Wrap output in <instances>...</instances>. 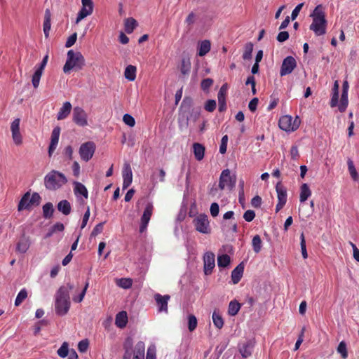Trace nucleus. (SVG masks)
Instances as JSON below:
<instances>
[{
	"mask_svg": "<svg viewBox=\"0 0 359 359\" xmlns=\"http://www.w3.org/2000/svg\"><path fill=\"white\" fill-rule=\"evenodd\" d=\"M74 288L72 284L68 283L66 285L61 286L55 296V309L59 316L65 315L70 307L69 291Z\"/></svg>",
	"mask_w": 359,
	"mask_h": 359,
	"instance_id": "obj_1",
	"label": "nucleus"
},
{
	"mask_svg": "<svg viewBox=\"0 0 359 359\" xmlns=\"http://www.w3.org/2000/svg\"><path fill=\"white\" fill-rule=\"evenodd\" d=\"M84 66L85 58L80 52H74L73 50H69L67 52V60L63 67L65 74H69L72 69L81 70Z\"/></svg>",
	"mask_w": 359,
	"mask_h": 359,
	"instance_id": "obj_2",
	"label": "nucleus"
},
{
	"mask_svg": "<svg viewBox=\"0 0 359 359\" xmlns=\"http://www.w3.org/2000/svg\"><path fill=\"white\" fill-rule=\"evenodd\" d=\"M67 182L64 174L57 170H52L44 177V184L48 190H57Z\"/></svg>",
	"mask_w": 359,
	"mask_h": 359,
	"instance_id": "obj_3",
	"label": "nucleus"
},
{
	"mask_svg": "<svg viewBox=\"0 0 359 359\" xmlns=\"http://www.w3.org/2000/svg\"><path fill=\"white\" fill-rule=\"evenodd\" d=\"M41 201V197L38 193L34 192L30 196V193L27 191L21 198L18 205V210H30L32 206H38Z\"/></svg>",
	"mask_w": 359,
	"mask_h": 359,
	"instance_id": "obj_4",
	"label": "nucleus"
},
{
	"mask_svg": "<svg viewBox=\"0 0 359 359\" xmlns=\"http://www.w3.org/2000/svg\"><path fill=\"white\" fill-rule=\"evenodd\" d=\"M196 230L201 233L209 234L211 232L208 217L205 214L197 215L193 220Z\"/></svg>",
	"mask_w": 359,
	"mask_h": 359,
	"instance_id": "obj_5",
	"label": "nucleus"
},
{
	"mask_svg": "<svg viewBox=\"0 0 359 359\" xmlns=\"http://www.w3.org/2000/svg\"><path fill=\"white\" fill-rule=\"evenodd\" d=\"M95 149L96 145L92 141L81 144L79 150L81 159L85 162L89 161L93 158Z\"/></svg>",
	"mask_w": 359,
	"mask_h": 359,
	"instance_id": "obj_6",
	"label": "nucleus"
},
{
	"mask_svg": "<svg viewBox=\"0 0 359 359\" xmlns=\"http://www.w3.org/2000/svg\"><path fill=\"white\" fill-rule=\"evenodd\" d=\"M236 184V176L231 175V172L229 169L224 170L219 177V188L224 190L226 187L231 190Z\"/></svg>",
	"mask_w": 359,
	"mask_h": 359,
	"instance_id": "obj_7",
	"label": "nucleus"
},
{
	"mask_svg": "<svg viewBox=\"0 0 359 359\" xmlns=\"http://www.w3.org/2000/svg\"><path fill=\"white\" fill-rule=\"evenodd\" d=\"M72 121L80 127H85L88 125V114L81 107L77 106L73 109Z\"/></svg>",
	"mask_w": 359,
	"mask_h": 359,
	"instance_id": "obj_8",
	"label": "nucleus"
},
{
	"mask_svg": "<svg viewBox=\"0 0 359 359\" xmlns=\"http://www.w3.org/2000/svg\"><path fill=\"white\" fill-rule=\"evenodd\" d=\"M154 206L151 203H148L144 210L143 214L140 218V225L139 231L142 233L147 231L149 222L153 214Z\"/></svg>",
	"mask_w": 359,
	"mask_h": 359,
	"instance_id": "obj_9",
	"label": "nucleus"
},
{
	"mask_svg": "<svg viewBox=\"0 0 359 359\" xmlns=\"http://www.w3.org/2000/svg\"><path fill=\"white\" fill-rule=\"evenodd\" d=\"M81 4L82 7L76 19V24L87 16L90 15L93 12V2L92 0H81Z\"/></svg>",
	"mask_w": 359,
	"mask_h": 359,
	"instance_id": "obj_10",
	"label": "nucleus"
},
{
	"mask_svg": "<svg viewBox=\"0 0 359 359\" xmlns=\"http://www.w3.org/2000/svg\"><path fill=\"white\" fill-rule=\"evenodd\" d=\"M297 67L296 60L292 56L286 57L281 65L280 74L281 76L288 75Z\"/></svg>",
	"mask_w": 359,
	"mask_h": 359,
	"instance_id": "obj_11",
	"label": "nucleus"
},
{
	"mask_svg": "<svg viewBox=\"0 0 359 359\" xmlns=\"http://www.w3.org/2000/svg\"><path fill=\"white\" fill-rule=\"evenodd\" d=\"M276 189L277 192L278 197V203L276 205V212H278L280 211L285 205L287 202V191L285 188L280 184V183H278L276 186Z\"/></svg>",
	"mask_w": 359,
	"mask_h": 359,
	"instance_id": "obj_12",
	"label": "nucleus"
},
{
	"mask_svg": "<svg viewBox=\"0 0 359 359\" xmlns=\"http://www.w3.org/2000/svg\"><path fill=\"white\" fill-rule=\"evenodd\" d=\"M255 342L253 339H249L238 344V351L243 358L250 357L254 350Z\"/></svg>",
	"mask_w": 359,
	"mask_h": 359,
	"instance_id": "obj_13",
	"label": "nucleus"
},
{
	"mask_svg": "<svg viewBox=\"0 0 359 359\" xmlns=\"http://www.w3.org/2000/svg\"><path fill=\"white\" fill-rule=\"evenodd\" d=\"M278 125L280 129L285 131H294L299 127L295 121L292 123V118L290 116H283L279 119Z\"/></svg>",
	"mask_w": 359,
	"mask_h": 359,
	"instance_id": "obj_14",
	"label": "nucleus"
},
{
	"mask_svg": "<svg viewBox=\"0 0 359 359\" xmlns=\"http://www.w3.org/2000/svg\"><path fill=\"white\" fill-rule=\"evenodd\" d=\"M215 255L211 252H207L203 256L204 273L210 275L215 266Z\"/></svg>",
	"mask_w": 359,
	"mask_h": 359,
	"instance_id": "obj_15",
	"label": "nucleus"
},
{
	"mask_svg": "<svg viewBox=\"0 0 359 359\" xmlns=\"http://www.w3.org/2000/svg\"><path fill=\"white\" fill-rule=\"evenodd\" d=\"M20 118H15L11 124L12 138L15 144L20 145L22 142V137L20 132Z\"/></svg>",
	"mask_w": 359,
	"mask_h": 359,
	"instance_id": "obj_16",
	"label": "nucleus"
},
{
	"mask_svg": "<svg viewBox=\"0 0 359 359\" xmlns=\"http://www.w3.org/2000/svg\"><path fill=\"white\" fill-rule=\"evenodd\" d=\"M170 299V295H161L159 293H156L154 294V299L156 302V305L158 307L159 312H165L168 313V302Z\"/></svg>",
	"mask_w": 359,
	"mask_h": 359,
	"instance_id": "obj_17",
	"label": "nucleus"
},
{
	"mask_svg": "<svg viewBox=\"0 0 359 359\" xmlns=\"http://www.w3.org/2000/svg\"><path fill=\"white\" fill-rule=\"evenodd\" d=\"M327 24V21L321 22L314 19L310 25L309 29L312 30L316 36L324 35L326 33Z\"/></svg>",
	"mask_w": 359,
	"mask_h": 359,
	"instance_id": "obj_18",
	"label": "nucleus"
},
{
	"mask_svg": "<svg viewBox=\"0 0 359 359\" xmlns=\"http://www.w3.org/2000/svg\"><path fill=\"white\" fill-rule=\"evenodd\" d=\"M60 134V128L59 126H56L53 128L52 133H51V137H50V143L48 147V155L49 156H51L53 153L55 151L58 142H59V137Z\"/></svg>",
	"mask_w": 359,
	"mask_h": 359,
	"instance_id": "obj_19",
	"label": "nucleus"
},
{
	"mask_svg": "<svg viewBox=\"0 0 359 359\" xmlns=\"http://www.w3.org/2000/svg\"><path fill=\"white\" fill-rule=\"evenodd\" d=\"M123 189H127L132 183L133 181V172L130 165L128 163L124 165L123 169Z\"/></svg>",
	"mask_w": 359,
	"mask_h": 359,
	"instance_id": "obj_20",
	"label": "nucleus"
},
{
	"mask_svg": "<svg viewBox=\"0 0 359 359\" xmlns=\"http://www.w3.org/2000/svg\"><path fill=\"white\" fill-rule=\"evenodd\" d=\"M310 17L312 20H318L319 21H327L325 8L322 4L316 6L313 12L311 13Z\"/></svg>",
	"mask_w": 359,
	"mask_h": 359,
	"instance_id": "obj_21",
	"label": "nucleus"
},
{
	"mask_svg": "<svg viewBox=\"0 0 359 359\" xmlns=\"http://www.w3.org/2000/svg\"><path fill=\"white\" fill-rule=\"evenodd\" d=\"M72 104L69 102H65L57 114V119L60 121L67 118L72 111Z\"/></svg>",
	"mask_w": 359,
	"mask_h": 359,
	"instance_id": "obj_22",
	"label": "nucleus"
},
{
	"mask_svg": "<svg viewBox=\"0 0 359 359\" xmlns=\"http://www.w3.org/2000/svg\"><path fill=\"white\" fill-rule=\"evenodd\" d=\"M244 271V266L243 263L239 264L232 271H231V280L233 284H237L241 280L243 273Z\"/></svg>",
	"mask_w": 359,
	"mask_h": 359,
	"instance_id": "obj_23",
	"label": "nucleus"
},
{
	"mask_svg": "<svg viewBox=\"0 0 359 359\" xmlns=\"http://www.w3.org/2000/svg\"><path fill=\"white\" fill-rule=\"evenodd\" d=\"M30 245L29 240L27 237L22 236L16 245V251L20 253H25Z\"/></svg>",
	"mask_w": 359,
	"mask_h": 359,
	"instance_id": "obj_24",
	"label": "nucleus"
},
{
	"mask_svg": "<svg viewBox=\"0 0 359 359\" xmlns=\"http://www.w3.org/2000/svg\"><path fill=\"white\" fill-rule=\"evenodd\" d=\"M51 13L49 9L45 11L44 21H43V32L44 36L47 39L49 36V33L51 27Z\"/></svg>",
	"mask_w": 359,
	"mask_h": 359,
	"instance_id": "obj_25",
	"label": "nucleus"
},
{
	"mask_svg": "<svg viewBox=\"0 0 359 359\" xmlns=\"http://www.w3.org/2000/svg\"><path fill=\"white\" fill-rule=\"evenodd\" d=\"M74 192L76 196H83L86 199L88 197V192L86 187L79 182H74Z\"/></svg>",
	"mask_w": 359,
	"mask_h": 359,
	"instance_id": "obj_26",
	"label": "nucleus"
},
{
	"mask_svg": "<svg viewBox=\"0 0 359 359\" xmlns=\"http://www.w3.org/2000/svg\"><path fill=\"white\" fill-rule=\"evenodd\" d=\"M128 323V316L126 311H121L118 313L115 318V324L118 327L123 328L126 326Z\"/></svg>",
	"mask_w": 359,
	"mask_h": 359,
	"instance_id": "obj_27",
	"label": "nucleus"
},
{
	"mask_svg": "<svg viewBox=\"0 0 359 359\" xmlns=\"http://www.w3.org/2000/svg\"><path fill=\"white\" fill-rule=\"evenodd\" d=\"M145 345L143 341H138L133 351V358L144 359Z\"/></svg>",
	"mask_w": 359,
	"mask_h": 359,
	"instance_id": "obj_28",
	"label": "nucleus"
},
{
	"mask_svg": "<svg viewBox=\"0 0 359 359\" xmlns=\"http://www.w3.org/2000/svg\"><path fill=\"white\" fill-rule=\"evenodd\" d=\"M57 208L59 212H62L65 215H69L72 210L71 204L67 200L60 201L57 203Z\"/></svg>",
	"mask_w": 359,
	"mask_h": 359,
	"instance_id": "obj_29",
	"label": "nucleus"
},
{
	"mask_svg": "<svg viewBox=\"0 0 359 359\" xmlns=\"http://www.w3.org/2000/svg\"><path fill=\"white\" fill-rule=\"evenodd\" d=\"M311 195V191L309 189V187L307 184L304 183L300 187V195H299V201L301 203L305 202L309 197Z\"/></svg>",
	"mask_w": 359,
	"mask_h": 359,
	"instance_id": "obj_30",
	"label": "nucleus"
},
{
	"mask_svg": "<svg viewBox=\"0 0 359 359\" xmlns=\"http://www.w3.org/2000/svg\"><path fill=\"white\" fill-rule=\"evenodd\" d=\"M211 48V43L209 40H204L201 41L198 44V55L200 57H203L210 50Z\"/></svg>",
	"mask_w": 359,
	"mask_h": 359,
	"instance_id": "obj_31",
	"label": "nucleus"
},
{
	"mask_svg": "<svg viewBox=\"0 0 359 359\" xmlns=\"http://www.w3.org/2000/svg\"><path fill=\"white\" fill-rule=\"evenodd\" d=\"M194 154L197 161H201L204 157L205 147L200 143H194Z\"/></svg>",
	"mask_w": 359,
	"mask_h": 359,
	"instance_id": "obj_32",
	"label": "nucleus"
},
{
	"mask_svg": "<svg viewBox=\"0 0 359 359\" xmlns=\"http://www.w3.org/2000/svg\"><path fill=\"white\" fill-rule=\"evenodd\" d=\"M137 68L133 65H128L126 67L124 72V76L130 81H133L136 79Z\"/></svg>",
	"mask_w": 359,
	"mask_h": 359,
	"instance_id": "obj_33",
	"label": "nucleus"
},
{
	"mask_svg": "<svg viewBox=\"0 0 359 359\" xmlns=\"http://www.w3.org/2000/svg\"><path fill=\"white\" fill-rule=\"evenodd\" d=\"M212 318L213 324L217 328H218V329L222 328V327L224 325V320L218 310L215 309L213 311Z\"/></svg>",
	"mask_w": 359,
	"mask_h": 359,
	"instance_id": "obj_34",
	"label": "nucleus"
},
{
	"mask_svg": "<svg viewBox=\"0 0 359 359\" xmlns=\"http://www.w3.org/2000/svg\"><path fill=\"white\" fill-rule=\"evenodd\" d=\"M43 216L46 219H50L53 217L55 211L53 205L50 202H48L43 205Z\"/></svg>",
	"mask_w": 359,
	"mask_h": 359,
	"instance_id": "obj_35",
	"label": "nucleus"
},
{
	"mask_svg": "<svg viewBox=\"0 0 359 359\" xmlns=\"http://www.w3.org/2000/svg\"><path fill=\"white\" fill-rule=\"evenodd\" d=\"M137 26V21L133 18H127L125 21V31L128 34H131Z\"/></svg>",
	"mask_w": 359,
	"mask_h": 359,
	"instance_id": "obj_36",
	"label": "nucleus"
},
{
	"mask_svg": "<svg viewBox=\"0 0 359 359\" xmlns=\"http://www.w3.org/2000/svg\"><path fill=\"white\" fill-rule=\"evenodd\" d=\"M133 346V339L130 337H128L124 344L125 353L123 355V359H130L131 357V348Z\"/></svg>",
	"mask_w": 359,
	"mask_h": 359,
	"instance_id": "obj_37",
	"label": "nucleus"
},
{
	"mask_svg": "<svg viewBox=\"0 0 359 359\" xmlns=\"http://www.w3.org/2000/svg\"><path fill=\"white\" fill-rule=\"evenodd\" d=\"M231 262L230 257L226 254H223L217 257V265L220 268H224L229 265Z\"/></svg>",
	"mask_w": 359,
	"mask_h": 359,
	"instance_id": "obj_38",
	"label": "nucleus"
},
{
	"mask_svg": "<svg viewBox=\"0 0 359 359\" xmlns=\"http://www.w3.org/2000/svg\"><path fill=\"white\" fill-rule=\"evenodd\" d=\"M241 309V304L236 301H231L229 304L228 313L233 316H236Z\"/></svg>",
	"mask_w": 359,
	"mask_h": 359,
	"instance_id": "obj_39",
	"label": "nucleus"
},
{
	"mask_svg": "<svg viewBox=\"0 0 359 359\" xmlns=\"http://www.w3.org/2000/svg\"><path fill=\"white\" fill-rule=\"evenodd\" d=\"M348 169L349 173L354 181H358L359 179V175L355 168L353 162L351 159L348 158L347 161Z\"/></svg>",
	"mask_w": 359,
	"mask_h": 359,
	"instance_id": "obj_40",
	"label": "nucleus"
},
{
	"mask_svg": "<svg viewBox=\"0 0 359 359\" xmlns=\"http://www.w3.org/2000/svg\"><path fill=\"white\" fill-rule=\"evenodd\" d=\"M253 50V44L251 42L245 43L244 46V52L243 54V59L245 60H250L252 57V53Z\"/></svg>",
	"mask_w": 359,
	"mask_h": 359,
	"instance_id": "obj_41",
	"label": "nucleus"
},
{
	"mask_svg": "<svg viewBox=\"0 0 359 359\" xmlns=\"http://www.w3.org/2000/svg\"><path fill=\"white\" fill-rule=\"evenodd\" d=\"M262 243V239L259 235H256L253 237L252 241V245L255 252L259 253L261 251Z\"/></svg>",
	"mask_w": 359,
	"mask_h": 359,
	"instance_id": "obj_42",
	"label": "nucleus"
},
{
	"mask_svg": "<svg viewBox=\"0 0 359 359\" xmlns=\"http://www.w3.org/2000/svg\"><path fill=\"white\" fill-rule=\"evenodd\" d=\"M27 297V291L26 289H22L19 293L18 294L16 299L15 300V306H20L22 302Z\"/></svg>",
	"mask_w": 359,
	"mask_h": 359,
	"instance_id": "obj_43",
	"label": "nucleus"
},
{
	"mask_svg": "<svg viewBox=\"0 0 359 359\" xmlns=\"http://www.w3.org/2000/svg\"><path fill=\"white\" fill-rule=\"evenodd\" d=\"M191 69V63L189 60L183 58L181 62L180 71L182 74H187Z\"/></svg>",
	"mask_w": 359,
	"mask_h": 359,
	"instance_id": "obj_44",
	"label": "nucleus"
},
{
	"mask_svg": "<svg viewBox=\"0 0 359 359\" xmlns=\"http://www.w3.org/2000/svg\"><path fill=\"white\" fill-rule=\"evenodd\" d=\"M42 74L43 72L36 69L34 74H33L32 83L34 88H37L39 87Z\"/></svg>",
	"mask_w": 359,
	"mask_h": 359,
	"instance_id": "obj_45",
	"label": "nucleus"
},
{
	"mask_svg": "<svg viewBox=\"0 0 359 359\" xmlns=\"http://www.w3.org/2000/svg\"><path fill=\"white\" fill-rule=\"evenodd\" d=\"M58 355L61 358H65L69 353V344L65 341L57 351Z\"/></svg>",
	"mask_w": 359,
	"mask_h": 359,
	"instance_id": "obj_46",
	"label": "nucleus"
},
{
	"mask_svg": "<svg viewBox=\"0 0 359 359\" xmlns=\"http://www.w3.org/2000/svg\"><path fill=\"white\" fill-rule=\"evenodd\" d=\"M337 352L341 354V356L343 359H346L348 358L346 344L344 341L339 343L337 347Z\"/></svg>",
	"mask_w": 359,
	"mask_h": 359,
	"instance_id": "obj_47",
	"label": "nucleus"
},
{
	"mask_svg": "<svg viewBox=\"0 0 359 359\" xmlns=\"http://www.w3.org/2000/svg\"><path fill=\"white\" fill-rule=\"evenodd\" d=\"M65 229L64 224L60 222L55 223L50 229L49 232L47 233V237L51 236L54 233L57 231H63Z\"/></svg>",
	"mask_w": 359,
	"mask_h": 359,
	"instance_id": "obj_48",
	"label": "nucleus"
},
{
	"mask_svg": "<svg viewBox=\"0 0 359 359\" xmlns=\"http://www.w3.org/2000/svg\"><path fill=\"white\" fill-rule=\"evenodd\" d=\"M198 321L195 316L191 314L188 317V328L193 332L197 327Z\"/></svg>",
	"mask_w": 359,
	"mask_h": 359,
	"instance_id": "obj_49",
	"label": "nucleus"
},
{
	"mask_svg": "<svg viewBox=\"0 0 359 359\" xmlns=\"http://www.w3.org/2000/svg\"><path fill=\"white\" fill-rule=\"evenodd\" d=\"M348 95L347 94H341L340 104L339 105V110L341 112H344L346 111V107L348 106Z\"/></svg>",
	"mask_w": 359,
	"mask_h": 359,
	"instance_id": "obj_50",
	"label": "nucleus"
},
{
	"mask_svg": "<svg viewBox=\"0 0 359 359\" xmlns=\"http://www.w3.org/2000/svg\"><path fill=\"white\" fill-rule=\"evenodd\" d=\"M118 285L122 288L128 289L132 287L133 280L130 278H123L118 280Z\"/></svg>",
	"mask_w": 359,
	"mask_h": 359,
	"instance_id": "obj_51",
	"label": "nucleus"
},
{
	"mask_svg": "<svg viewBox=\"0 0 359 359\" xmlns=\"http://www.w3.org/2000/svg\"><path fill=\"white\" fill-rule=\"evenodd\" d=\"M300 245L302 257L304 259H306L308 257V253L306 251V241L303 233H302L300 236Z\"/></svg>",
	"mask_w": 359,
	"mask_h": 359,
	"instance_id": "obj_52",
	"label": "nucleus"
},
{
	"mask_svg": "<svg viewBox=\"0 0 359 359\" xmlns=\"http://www.w3.org/2000/svg\"><path fill=\"white\" fill-rule=\"evenodd\" d=\"M212 84L213 80L210 78H207L202 80L201 87L203 91H208V90L212 86Z\"/></svg>",
	"mask_w": 359,
	"mask_h": 359,
	"instance_id": "obj_53",
	"label": "nucleus"
},
{
	"mask_svg": "<svg viewBox=\"0 0 359 359\" xmlns=\"http://www.w3.org/2000/svg\"><path fill=\"white\" fill-rule=\"evenodd\" d=\"M216 101L215 100H208L204 106V109L208 112H212L216 109Z\"/></svg>",
	"mask_w": 359,
	"mask_h": 359,
	"instance_id": "obj_54",
	"label": "nucleus"
},
{
	"mask_svg": "<svg viewBox=\"0 0 359 359\" xmlns=\"http://www.w3.org/2000/svg\"><path fill=\"white\" fill-rule=\"evenodd\" d=\"M123 122L129 126L130 127H133L135 124V118L130 114H126L123 117Z\"/></svg>",
	"mask_w": 359,
	"mask_h": 359,
	"instance_id": "obj_55",
	"label": "nucleus"
},
{
	"mask_svg": "<svg viewBox=\"0 0 359 359\" xmlns=\"http://www.w3.org/2000/svg\"><path fill=\"white\" fill-rule=\"evenodd\" d=\"M228 136L226 135L222 137L221 144L219 147V152L221 154H225L227 148Z\"/></svg>",
	"mask_w": 359,
	"mask_h": 359,
	"instance_id": "obj_56",
	"label": "nucleus"
},
{
	"mask_svg": "<svg viewBox=\"0 0 359 359\" xmlns=\"http://www.w3.org/2000/svg\"><path fill=\"white\" fill-rule=\"evenodd\" d=\"M255 217V212L254 210H248L243 214V218L246 222H251Z\"/></svg>",
	"mask_w": 359,
	"mask_h": 359,
	"instance_id": "obj_57",
	"label": "nucleus"
},
{
	"mask_svg": "<svg viewBox=\"0 0 359 359\" xmlns=\"http://www.w3.org/2000/svg\"><path fill=\"white\" fill-rule=\"evenodd\" d=\"M88 341L87 339L82 340L79 342L78 349L81 353H84L87 351L88 348Z\"/></svg>",
	"mask_w": 359,
	"mask_h": 359,
	"instance_id": "obj_58",
	"label": "nucleus"
},
{
	"mask_svg": "<svg viewBox=\"0 0 359 359\" xmlns=\"http://www.w3.org/2000/svg\"><path fill=\"white\" fill-rule=\"evenodd\" d=\"M76 39H77L76 33H74L72 35H70L68 37V39L65 43V47H67V48L72 47L75 43Z\"/></svg>",
	"mask_w": 359,
	"mask_h": 359,
	"instance_id": "obj_59",
	"label": "nucleus"
},
{
	"mask_svg": "<svg viewBox=\"0 0 359 359\" xmlns=\"http://www.w3.org/2000/svg\"><path fill=\"white\" fill-rule=\"evenodd\" d=\"M290 154L291 158L292 160H294V161L298 160V158H299V150H298L297 146H296V145L292 146V147L290 149Z\"/></svg>",
	"mask_w": 359,
	"mask_h": 359,
	"instance_id": "obj_60",
	"label": "nucleus"
},
{
	"mask_svg": "<svg viewBox=\"0 0 359 359\" xmlns=\"http://www.w3.org/2000/svg\"><path fill=\"white\" fill-rule=\"evenodd\" d=\"M210 214L213 217H215L218 215L219 212V207L218 203H212L210 205Z\"/></svg>",
	"mask_w": 359,
	"mask_h": 359,
	"instance_id": "obj_61",
	"label": "nucleus"
},
{
	"mask_svg": "<svg viewBox=\"0 0 359 359\" xmlns=\"http://www.w3.org/2000/svg\"><path fill=\"white\" fill-rule=\"evenodd\" d=\"M228 88L229 86L227 83L223 84L218 92L217 97L226 98Z\"/></svg>",
	"mask_w": 359,
	"mask_h": 359,
	"instance_id": "obj_62",
	"label": "nucleus"
},
{
	"mask_svg": "<svg viewBox=\"0 0 359 359\" xmlns=\"http://www.w3.org/2000/svg\"><path fill=\"white\" fill-rule=\"evenodd\" d=\"M289 39V33L287 31L280 32L277 36L279 42H284Z\"/></svg>",
	"mask_w": 359,
	"mask_h": 359,
	"instance_id": "obj_63",
	"label": "nucleus"
},
{
	"mask_svg": "<svg viewBox=\"0 0 359 359\" xmlns=\"http://www.w3.org/2000/svg\"><path fill=\"white\" fill-rule=\"evenodd\" d=\"M258 102L259 100L257 97H254L250 100L248 104V108L250 110V111L254 112L256 111Z\"/></svg>",
	"mask_w": 359,
	"mask_h": 359,
	"instance_id": "obj_64",
	"label": "nucleus"
}]
</instances>
